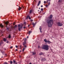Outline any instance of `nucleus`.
I'll return each mask as SVG.
<instances>
[{
	"label": "nucleus",
	"instance_id": "obj_1",
	"mask_svg": "<svg viewBox=\"0 0 64 64\" xmlns=\"http://www.w3.org/2000/svg\"><path fill=\"white\" fill-rule=\"evenodd\" d=\"M49 18L47 20L46 22L48 24V26L49 27H50L52 26V25L53 24V23H54L53 20L52 19H51L53 18V16L52 15H50Z\"/></svg>",
	"mask_w": 64,
	"mask_h": 64
},
{
	"label": "nucleus",
	"instance_id": "obj_2",
	"mask_svg": "<svg viewBox=\"0 0 64 64\" xmlns=\"http://www.w3.org/2000/svg\"><path fill=\"white\" fill-rule=\"evenodd\" d=\"M42 48L44 50H49V46L48 45H44L42 46Z\"/></svg>",
	"mask_w": 64,
	"mask_h": 64
},
{
	"label": "nucleus",
	"instance_id": "obj_3",
	"mask_svg": "<svg viewBox=\"0 0 64 64\" xmlns=\"http://www.w3.org/2000/svg\"><path fill=\"white\" fill-rule=\"evenodd\" d=\"M44 41L46 43H48V44H50L51 43V42L49 40H47L46 39H44Z\"/></svg>",
	"mask_w": 64,
	"mask_h": 64
},
{
	"label": "nucleus",
	"instance_id": "obj_4",
	"mask_svg": "<svg viewBox=\"0 0 64 64\" xmlns=\"http://www.w3.org/2000/svg\"><path fill=\"white\" fill-rule=\"evenodd\" d=\"M56 24H57V25H58V26H62V24L60 22H58L56 23Z\"/></svg>",
	"mask_w": 64,
	"mask_h": 64
},
{
	"label": "nucleus",
	"instance_id": "obj_5",
	"mask_svg": "<svg viewBox=\"0 0 64 64\" xmlns=\"http://www.w3.org/2000/svg\"><path fill=\"white\" fill-rule=\"evenodd\" d=\"M20 26H21V25H20V24H18V30H19V31H21V28H22V26H21V27H20Z\"/></svg>",
	"mask_w": 64,
	"mask_h": 64
},
{
	"label": "nucleus",
	"instance_id": "obj_6",
	"mask_svg": "<svg viewBox=\"0 0 64 64\" xmlns=\"http://www.w3.org/2000/svg\"><path fill=\"white\" fill-rule=\"evenodd\" d=\"M9 23V22H6L5 23V24H6V29H7V30H9V28L7 27V25H8V24Z\"/></svg>",
	"mask_w": 64,
	"mask_h": 64
},
{
	"label": "nucleus",
	"instance_id": "obj_7",
	"mask_svg": "<svg viewBox=\"0 0 64 64\" xmlns=\"http://www.w3.org/2000/svg\"><path fill=\"white\" fill-rule=\"evenodd\" d=\"M28 18H29V19H30H30H31V18L30 17V16H27L26 17V19H28Z\"/></svg>",
	"mask_w": 64,
	"mask_h": 64
},
{
	"label": "nucleus",
	"instance_id": "obj_8",
	"mask_svg": "<svg viewBox=\"0 0 64 64\" xmlns=\"http://www.w3.org/2000/svg\"><path fill=\"white\" fill-rule=\"evenodd\" d=\"M40 3H41V1H39L38 2V6L40 4Z\"/></svg>",
	"mask_w": 64,
	"mask_h": 64
},
{
	"label": "nucleus",
	"instance_id": "obj_9",
	"mask_svg": "<svg viewBox=\"0 0 64 64\" xmlns=\"http://www.w3.org/2000/svg\"><path fill=\"white\" fill-rule=\"evenodd\" d=\"M26 44V41H25L23 43V45H25Z\"/></svg>",
	"mask_w": 64,
	"mask_h": 64
},
{
	"label": "nucleus",
	"instance_id": "obj_10",
	"mask_svg": "<svg viewBox=\"0 0 64 64\" xmlns=\"http://www.w3.org/2000/svg\"><path fill=\"white\" fill-rule=\"evenodd\" d=\"M32 55H34L36 54V52H32Z\"/></svg>",
	"mask_w": 64,
	"mask_h": 64
},
{
	"label": "nucleus",
	"instance_id": "obj_11",
	"mask_svg": "<svg viewBox=\"0 0 64 64\" xmlns=\"http://www.w3.org/2000/svg\"><path fill=\"white\" fill-rule=\"evenodd\" d=\"M4 41L5 42H6V41H7V40L5 38H4Z\"/></svg>",
	"mask_w": 64,
	"mask_h": 64
},
{
	"label": "nucleus",
	"instance_id": "obj_12",
	"mask_svg": "<svg viewBox=\"0 0 64 64\" xmlns=\"http://www.w3.org/2000/svg\"><path fill=\"white\" fill-rule=\"evenodd\" d=\"M3 42L2 41H1V42H0V46H1V44H3Z\"/></svg>",
	"mask_w": 64,
	"mask_h": 64
},
{
	"label": "nucleus",
	"instance_id": "obj_13",
	"mask_svg": "<svg viewBox=\"0 0 64 64\" xmlns=\"http://www.w3.org/2000/svg\"><path fill=\"white\" fill-rule=\"evenodd\" d=\"M46 60V59L45 58H44L42 60V61H45Z\"/></svg>",
	"mask_w": 64,
	"mask_h": 64
},
{
	"label": "nucleus",
	"instance_id": "obj_14",
	"mask_svg": "<svg viewBox=\"0 0 64 64\" xmlns=\"http://www.w3.org/2000/svg\"><path fill=\"white\" fill-rule=\"evenodd\" d=\"M0 27H1L2 28L3 27V26L2 25V24H0Z\"/></svg>",
	"mask_w": 64,
	"mask_h": 64
},
{
	"label": "nucleus",
	"instance_id": "obj_15",
	"mask_svg": "<svg viewBox=\"0 0 64 64\" xmlns=\"http://www.w3.org/2000/svg\"><path fill=\"white\" fill-rule=\"evenodd\" d=\"M39 55H43V53L42 52H40V53Z\"/></svg>",
	"mask_w": 64,
	"mask_h": 64
},
{
	"label": "nucleus",
	"instance_id": "obj_16",
	"mask_svg": "<svg viewBox=\"0 0 64 64\" xmlns=\"http://www.w3.org/2000/svg\"><path fill=\"white\" fill-rule=\"evenodd\" d=\"M19 8H18V10L19 11H20V10H21V8H20V7H19V6H18Z\"/></svg>",
	"mask_w": 64,
	"mask_h": 64
},
{
	"label": "nucleus",
	"instance_id": "obj_17",
	"mask_svg": "<svg viewBox=\"0 0 64 64\" xmlns=\"http://www.w3.org/2000/svg\"><path fill=\"white\" fill-rule=\"evenodd\" d=\"M11 35H10V34L8 36V38H11Z\"/></svg>",
	"mask_w": 64,
	"mask_h": 64
},
{
	"label": "nucleus",
	"instance_id": "obj_18",
	"mask_svg": "<svg viewBox=\"0 0 64 64\" xmlns=\"http://www.w3.org/2000/svg\"><path fill=\"white\" fill-rule=\"evenodd\" d=\"M32 25H33L34 26H34H35V25H36V24H34L33 22Z\"/></svg>",
	"mask_w": 64,
	"mask_h": 64
},
{
	"label": "nucleus",
	"instance_id": "obj_19",
	"mask_svg": "<svg viewBox=\"0 0 64 64\" xmlns=\"http://www.w3.org/2000/svg\"><path fill=\"white\" fill-rule=\"evenodd\" d=\"M31 33H32V31H29V35H30V34Z\"/></svg>",
	"mask_w": 64,
	"mask_h": 64
},
{
	"label": "nucleus",
	"instance_id": "obj_20",
	"mask_svg": "<svg viewBox=\"0 0 64 64\" xmlns=\"http://www.w3.org/2000/svg\"><path fill=\"white\" fill-rule=\"evenodd\" d=\"M51 0H47L46 3H48V1H51Z\"/></svg>",
	"mask_w": 64,
	"mask_h": 64
},
{
	"label": "nucleus",
	"instance_id": "obj_21",
	"mask_svg": "<svg viewBox=\"0 0 64 64\" xmlns=\"http://www.w3.org/2000/svg\"><path fill=\"white\" fill-rule=\"evenodd\" d=\"M17 25H16L14 27V28H17Z\"/></svg>",
	"mask_w": 64,
	"mask_h": 64
},
{
	"label": "nucleus",
	"instance_id": "obj_22",
	"mask_svg": "<svg viewBox=\"0 0 64 64\" xmlns=\"http://www.w3.org/2000/svg\"><path fill=\"white\" fill-rule=\"evenodd\" d=\"M25 48H24L22 50V51L23 52H24V50H25Z\"/></svg>",
	"mask_w": 64,
	"mask_h": 64
},
{
	"label": "nucleus",
	"instance_id": "obj_23",
	"mask_svg": "<svg viewBox=\"0 0 64 64\" xmlns=\"http://www.w3.org/2000/svg\"><path fill=\"white\" fill-rule=\"evenodd\" d=\"M1 52H2V54H4V53H5L3 51H1Z\"/></svg>",
	"mask_w": 64,
	"mask_h": 64
},
{
	"label": "nucleus",
	"instance_id": "obj_24",
	"mask_svg": "<svg viewBox=\"0 0 64 64\" xmlns=\"http://www.w3.org/2000/svg\"><path fill=\"white\" fill-rule=\"evenodd\" d=\"M50 2H48V6H49V5H50Z\"/></svg>",
	"mask_w": 64,
	"mask_h": 64
},
{
	"label": "nucleus",
	"instance_id": "obj_25",
	"mask_svg": "<svg viewBox=\"0 0 64 64\" xmlns=\"http://www.w3.org/2000/svg\"><path fill=\"white\" fill-rule=\"evenodd\" d=\"M4 64H8V63H7L6 62H5L4 63Z\"/></svg>",
	"mask_w": 64,
	"mask_h": 64
},
{
	"label": "nucleus",
	"instance_id": "obj_26",
	"mask_svg": "<svg viewBox=\"0 0 64 64\" xmlns=\"http://www.w3.org/2000/svg\"><path fill=\"white\" fill-rule=\"evenodd\" d=\"M13 63V62L12 61H10V64H12V63Z\"/></svg>",
	"mask_w": 64,
	"mask_h": 64
},
{
	"label": "nucleus",
	"instance_id": "obj_27",
	"mask_svg": "<svg viewBox=\"0 0 64 64\" xmlns=\"http://www.w3.org/2000/svg\"><path fill=\"white\" fill-rule=\"evenodd\" d=\"M31 12H32V10H30V13H31Z\"/></svg>",
	"mask_w": 64,
	"mask_h": 64
},
{
	"label": "nucleus",
	"instance_id": "obj_28",
	"mask_svg": "<svg viewBox=\"0 0 64 64\" xmlns=\"http://www.w3.org/2000/svg\"><path fill=\"white\" fill-rule=\"evenodd\" d=\"M39 29L40 30H42V28H40Z\"/></svg>",
	"mask_w": 64,
	"mask_h": 64
},
{
	"label": "nucleus",
	"instance_id": "obj_29",
	"mask_svg": "<svg viewBox=\"0 0 64 64\" xmlns=\"http://www.w3.org/2000/svg\"><path fill=\"white\" fill-rule=\"evenodd\" d=\"M24 47H25L26 48L27 47V46H26V45H24Z\"/></svg>",
	"mask_w": 64,
	"mask_h": 64
},
{
	"label": "nucleus",
	"instance_id": "obj_30",
	"mask_svg": "<svg viewBox=\"0 0 64 64\" xmlns=\"http://www.w3.org/2000/svg\"><path fill=\"white\" fill-rule=\"evenodd\" d=\"M26 38H25L24 39V41H26Z\"/></svg>",
	"mask_w": 64,
	"mask_h": 64
},
{
	"label": "nucleus",
	"instance_id": "obj_31",
	"mask_svg": "<svg viewBox=\"0 0 64 64\" xmlns=\"http://www.w3.org/2000/svg\"><path fill=\"white\" fill-rule=\"evenodd\" d=\"M59 1L60 2L62 1V0H59Z\"/></svg>",
	"mask_w": 64,
	"mask_h": 64
},
{
	"label": "nucleus",
	"instance_id": "obj_32",
	"mask_svg": "<svg viewBox=\"0 0 64 64\" xmlns=\"http://www.w3.org/2000/svg\"><path fill=\"white\" fill-rule=\"evenodd\" d=\"M13 62L15 63L16 62V61L15 60H13Z\"/></svg>",
	"mask_w": 64,
	"mask_h": 64
},
{
	"label": "nucleus",
	"instance_id": "obj_33",
	"mask_svg": "<svg viewBox=\"0 0 64 64\" xmlns=\"http://www.w3.org/2000/svg\"><path fill=\"white\" fill-rule=\"evenodd\" d=\"M43 8H42L41 9V10L43 11Z\"/></svg>",
	"mask_w": 64,
	"mask_h": 64
},
{
	"label": "nucleus",
	"instance_id": "obj_34",
	"mask_svg": "<svg viewBox=\"0 0 64 64\" xmlns=\"http://www.w3.org/2000/svg\"><path fill=\"white\" fill-rule=\"evenodd\" d=\"M24 24H26V22H24Z\"/></svg>",
	"mask_w": 64,
	"mask_h": 64
},
{
	"label": "nucleus",
	"instance_id": "obj_35",
	"mask_svg": "<svg viewBox=\"0 0 64 64\" xmlns=\"http://www.w3.org/2000/svg\"><path fill=\"white\" fill-rule=\"evenodd\" d=\"M10 48H11V49H12V48H13V46H12L10 47Z\"/></svg>",
	"mask_w": 64,
	"mask_h": 64
},
{
	"label": "nucleus",
	"instance_id": "obj_36",
	"mask_svg": "<svg viewBox=\"0 0 64 64\" xmlns=\"http://www.w3.org/2000/svg\"><path fill=\"white\" fill-rule=\"evenodd\" d=\"M46 1H44V3L45 4V3H46Z\"/></svg>",
	"mask_w": 64,
	"mask_h": 64
},
{
	"label": "nucleus",
	"instance_id": "obj_37",
	"mask_svg": "<svg viewBox=\"0 0 64 64\" xmlns=\"http://www.w3.org/2000/svg\"><path fill=\"white\" fill-rule=\"evenodd\" d=\"M16 48H18V46H16Z\"/></svg>",
	"mask_w": 64,
	"mask_h": 64
},
{
	"label": "nucleus",
	"instance_id": "obj_38",
	"mask_svg": "<svg viewBox=\"0 0 64 64\" xmlns=\"http://www.w3.org/2000/svg\"><path fill=\"white\" fill-rule=\"evenodd\" d=\"M48 5H46V7H48Z\"/></svg>",
	"mask_w": 64,
	"mask_h": 64
},
{
	"label": "nucleus",
	"instance_id": "obj_39",
	"mask_svg": "<svg viewBox=\"0 0 64 64\" xmlns=\"http://www.w3.org/2000/svg\"><path fill=\"white\" fill-rule=\"evenodd\" d=\"M26 28L25 26L24 27V29H25V28Z\"/></svg>",
	"mask_w": 64,
	"mask_h": 64
},
{
	"label": "nucleus",
	"instance_id": "obj_40",
	"mask_svg": "<svg viewBox=\"0 0 64 64\" xmlns=\"http://www.w3.org/2000/svg\"><path fill=\"white\" fill-rule=\"evenodd\" d=\"M40 31L41 33H42V31L41 30H40Z\"/></svg>",
	"mask_w": 64,
	"mask_h": 64
},
{
	"label": "nucleus",
	"instance_id": "obj_41",
	"mask_svg": "<svg viewBox=\"0 0 64 64\" xmlns=\"http://www.w3.org/2000/svg\"><path fill=\"white\" fill-rule=\"evenodd\" d=\"M40 46H38V48H40Z\"/></svg>",
	"mask_w": 64,
	"mask_h": 64
},
{
	"label": "nucleus",
	"instance_id": "obj_42",
	"mask_svg": "<svg viewBox=\"0 0 64 64\" xmlns=\"http://www.w3.org/2000/svg\"><path fill=\"white\" fill-rule=\"evenodd\" d=\"M21 46H20V48H21Z\"/></svg>",
	"mask_w": 64,
	"mask_h": 64
},
{
	"label": "nucleus",
	"instance_id": "obj_43",
	"mask_svg": "<svg viewBox=\"0 0 64 64\" xmlns=\"http://www.w3.org/2000/svg\"><path fill=\"white\" fill-rule=\"evenodd\" d=\"M30 21H33V20H31Z\"/></svg>",
	"mask_w": 64,
	"mask_h": 64
},
{
	"label": "nucleus",
	"instance_id": "obj_44",
	"mask_svg": "<svg viewBox=\"0 0 64 64\" xmlns=\"http://www.w3.org/2000/svg\"><path fill=\"white\" fill-rule=\"evenodd\" d=\"M16 51H18V50L17 49H16Z\"/></svg>",
	"mask_w": 64,
	"mask_h": 64
},
{
	"label": "nucleus",
	"instance_id": "obj_45",
	"mask_svg": "<svg viewBox=\"0 0 64 64\" xmlns=\"http://www.w3.org/2000/svg\"><path fill=\"white\" fill-rule=\"evenodd\" d=\"M22 8H24V6H22Z\"/></svg>",
	"mask_w": 64,
	"mask_h": 64
},
{
	"label": "nucleus",
	"instance_id": "obj_46",
	"mask_svg": "<svg viewBox=\"0 0 64 64\" xmlns=\"http://www.w3.org/2000/svg\"><path fill=\"white\" fill-rule=\"evenodd\" d=\"M41 7H43V6L42 5L41 6Z\"/></svg>",
	"mask_w": 64,
	"mask_h": 64
},
{
	"label": "nucleus",
	"instance_id": "obj_47",
	"mask_svg": "<svg viewBox=\"0 0 64 64\" xmlns=\"http://www.w3.org/2000/svg\"><path fill=\"white\" fill-rule=\"evenodd\" d=\"M6 43H9V42H8V41H7V42Z\"/></svg>",
	"mask_w": 64,
	"mask_h": 64
},
{
	"label": "nucleus",
	"instance_id": "obj_48",
	"mask_svg": "<svg viewBox=\"0 0 64 64\" xmlns=\"http://www.w3.org/2000/svg\"><path fill=\"white\" fill-rule=\"evenodd\" d=\"M29 26H30V25H29L28 26V27H29Z\"/></svg>",
	"mask_w": 64,
	"mask_h": 64
},
{
	"label": "nucleus",
	"instance_id": "obj_49",
	"mask_svg": "<svg viewBox=\"0 0 64 64\" xmlns=\"http://www.w3.org/2000/svg\"><path fill=\"white\" fill-rule=\"evenodd\" d=\"M5 55H6V56H7V55L6 54H5Z\"/></svg>",
	"mask_w": 64,
	"mask_h": 64
},
{
	"label": "nucleus",
	"instance_id": "obj_50",
	"mask_svg": "<svg viewBox=\"0 0 64 64\" xmlns=\"http://www.w3.org/2000/svg\"><path fill=\"white\" fill-rule=\"evenodd\" d=\"M29 64H32L30 62V63Z\"/></svg>",
	"mask_w": 64,
	"mask_h": 64
},
{
	"label": "nucleus",
	"instance_id": "obj_51",
	"mask_svg": "<svg viewBox=\"0 0 64 64\" xmlns=\"http://www.w3.org/2000/svg\"><path fill=\"white\" fill-rule=\"evenodd\" d=\"M39 9H40V8H39Z\"/></svg>",
	"mask_w": 64,
	"mask_h": 64
},
{
	"label": "nucleus",
	"instance_id": "obj_52",
	"mask_svg": "<svg viewBox=\"0 0 64 64\" xmlns=\"http://www.w3.org/2000/svg\"><path fill=\"white\" fill-rule=\"evenodd\" d=\"M13 24L14 25H15V24Z\"/></svg>",
	"mask_w": 64,
	"mask_h": 64
},
{
	"label": "nucleus",
	"instance_id": "obj_53",
	"mask_svg": "<svg viewBox=\"0 0 64 64\" xmlns=\"http://www.w3.org/2000/svg\"><path fill=\"white\" fill-rule=\"evenodd\" d=\"M38 12H39V10H38Z\"/></svg>",
	"mask_w": 64,
	"mask_h": 64
},
{
	"label": "nucleus",
	"instance_id": "obj_54",
	"mask_svg": "<svg viewBox=\"0 0 64 64\" xmlns=\"http://www.w3.org/2000/svg\"><path fill=\"white\" fill-rule=\"evenodd\" d=\"M4 50H6V49L4 48Z\"/></svg>",
	"mask_w": 64,
	"mask_h": 64
},
{
	"label": "nucleus",
	"instance_id": "obj_55",
	"mask_svg": "<svg viewBox=\"0 0 64 64\" xmlns=\"http://www.w3.org/2000/svg\"><path fill=\"white\" fill-rule=\"evenodd\" d=\"M28 38V36H27V38Z\"/></svg>",
	"mask_w": 64,
	"mask_h": 64
},
{
	"label": "nucleus",
	"instance_id": "obj_56",
	"mask_svg": "<svg viewBox=\"0 0 64 64\" xmlns=\"http://www.w3.org/2000/svg\"><path fill=\"white\" fill-rule=\"evenodd\" d=\"M18 6V5H17Z\"/></svg>",
	"mask_w": 64,
	"mask_h": 64
},
{
	"label": "nucleus",
	"instance_id": "obj_57",
	"mask_svg": "<svg viewBox=\"0 0 64 64\" xmlns=\"http://www.w3.org/2000/svg\"><path fill=\"white\" fill-rule=\"evenodd\" d=\"M2 58H3V56H2Z\"/></svg>",
	"mask_w": 64,
	"mask_h": 64
},
{
	"label": "nucleus",
	"instance_id": "obj_58",
	"mask_svg": "<svg viewBox=\"0 0 64 64\" xmlns=\"http://www.w3.org/2000/svg\"><path fill=\"white\" fill-rule=\"evenodd\" d=\"M16 64H17V63H16Z\"/></svg>",
	"mask_w": 64,
	"mask_h": 64
},
{
	"label": "nucleus",
	"instance_id": "obj_59",
	"mask_svg": "<svg viewBox=\"0 0 64 64\" xmlns=\"http://www.w3.org/2000/svg\"><path fill=\"white\" fill-rule=\"evenodd\" d=\"M20 52H21V51L20 50Z\"/></svg>",
	"mask_w": 64,
	"mask_h": 64
},
{
	"label": "nucleus",
	"instance_id": "obj_60",
	"mask_svg": "<svg viewBox=\"0 0 64 64\" xmlns=\"http://www.w3.org/2000/svg\"><path fill=\"white\" fill-rule=\"evenodd\" d=\"M2 36H3V34L2 35Z\"/></svg>",
	"mask_w": 64,
	"mask_h": 64
}]
</instances>
